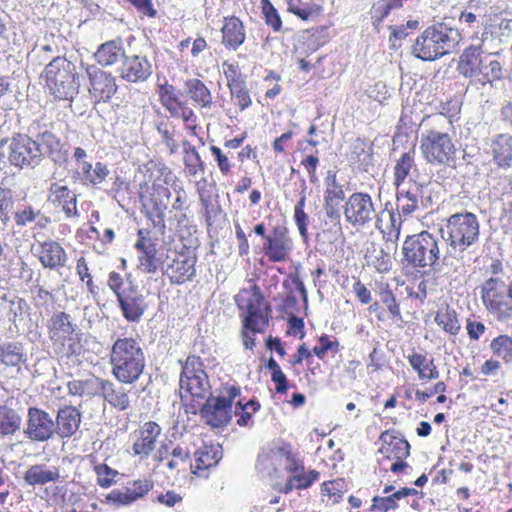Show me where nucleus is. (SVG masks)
Masks as SVG:
<instances>
[{"instance_id":"nucleus-1","label":"nucleus","mask_w":512,"mask_h":512,"mask_svg":"<svg viewBox=\"0 0 512 512\" xmlns=\"http://www.w3.org/2000/svg\"><path fill=\"white\" fill-rule=\"evenodd\" d=\"M452 128V121L443 113L427 115L420 122V149L429 164L450 166L454 163L456 147Z\"/></svg>"},{"instance_id":"nucleus-2","label":"nucleus","mask_w":512,"mask_h":512,"mask_svg":"<svg viewBox=\"0 0 512 512\" xmlns=\"http://www.w3.org/2000/svg\"><path fill=\"white\" fill-rule=\"evenodd\" d=\"M461 39L458 29L445 22L427 27L413 45V54L424 61H433L451 53Z\"/></svg>"},{"instance_id":"nucleus-3","label":"nucleus","mask_w":512,"mask_h":512,"mask_svg":"<svg viewBox=\"0 0 512 512\" xmlns=\"http://www.w3.org/2000/svg\"><path fill=\"white\" fill-rule=\"evenodd\" d=\"M112 374L122 383L137 381L145 367V356L139 342L131 337L118 338L111 348Z\"/></svg>"},{"instance_id":"nucleus-4","label":"nucleus","mask_w":512,"mask_h":512,"mask_svg":"<svg viewBox=\"0 0 512 512\" xmlns=\"http://www.w3.org/2000/svg\"><path fill=\"white\" fill-rule=\"evenodd\" d=\"M440 241L433 234L422 231L418 234L409 235L404 240L402 253L405 260L415 268H430L433 271H440Z\"/></svg>"},{"instance_id":"nucleus-5","label":"nucleus","mask_w":512,"mask_h":512,"mask_svg":"<svg viewBox=\"0 0 512 512\" xmlns=\"http://www.w3.org/2000/svg\"><path fill=\"white\" fill-rule=\"evenodd\" d=\"M441 234L451 250L463 252L478 242L479 221L471 212L453 214L447 219Z\"/></svg>"},{"instance_id":"nucleus-6","label":"nucleus","mask_w":512,"mask_h":512,"mask_svg":"<svg viewBox=\"0 0 512 512\" xmlns=\"http://www.w3.org/2000/svg\"><path fill=\"white\" fill-rule=\"evenodd\" d=\"M46 85L58 99H70L78 91L75 66L63 57H54L45 67Z\"/></svg>"},{"instance_id":"nucleus-7","label":"nucleus","mask_w":512,"mask_h":512,"mask_svg":"<svg viewBox=\"0 0 512 512\" xmlns=\"http://www.w3.org/2000/svg\"><path fill=\"white\" fill-rule=\"evenodd\" d=\"M179 386L182 399L187 396L204 399L211 394V385L200 357L195 355L187 357L180 375Z\"/></svg>"},{"instance_id":"nucleus-8","label":"nucleus","mask_w":512,"mask_h":512,"mask_svg":"<svg viewBox=\"0 0 512 512\" xmlns=\"http://www.w3.org/2000/svg\"><path fill=\"white\" fill-rule=\"evenodd\" d=\"M481 298L486 309L498 320L506 321L512 317V301L506 294V284L500 278L491 277L481 286Z\"/></svg>"},{"instance_id":"nucleus-9","label":"nucleus","mask_w":512,"mask_h":512,"mask_svg":"<svg viewBox=\"0 0 512 512\" xmlns=\"http://www.w3.org/2000/svg\"><path fill=\"white\" fill-rule=\"evenodd\" d=\"M0 148H6L9 162L16 167H35L43 157L42 149L28 136L18 135L10 142L2 141Z\"/></svg>"},{"instance_id":"nucleus-10","label":"nucleus","mask_w":512,"mask_h":512,"mask_svg":"<svg viewBox=\"0 0 512 512\" xmlns=\"http://www.w3.org/2000/svg\"><path fill=\"white\" fill-rule=\"evenodd\" d=\"M247 315L244 318L243 338L244 345L247 349H251L254 345V339L249 332L255 334L260 332L268 325L269 308L264 303V299L258 288H254V292L246 299Z\"/></svg>"},{"instance_id":"nucleus-11","label":"nucleus","mask_w":512,"mask_h":512,"mask_svg":"<svg viewBox=\"0 0 512 512\" xmlns=\"http://www.w3.org/2000/svg\"><path fill=\"white\" fill-rule=\"evenodd\" d=\"M344 216L355 228H363L376 219L377 213L371 196L362 192L350 195L344 205Z\"/></svg>"},{"instance_id":"nucleus-12","label":"nucleus","mask_w":512,"mask_h":512,"mask_svg":"<svg viewBox=\"0 0 512 512\" xmlns=\"http://www.w3.org/2000/svg\"><path fill=\"white\" fill-rule=\"evenodd\" d=\"M56 426L50 414L37 407H29L24 429L26 437L32 441L46 442L53 437Z\"/></svg>"},{"instance_id":"nucleus-13","label":"nucleus","mask_w":512,"mask_h":512,"mask_svg":"<svg viewBox=\"0 0 512 512\" xmlns=\"http://www.w3.org/2000/svg\"><path fill=\"white\" fill-rule=\"evenodd\" d=\"M200 414L206 424L213 428L226 426L232 419V411L226 396L213 397L211 394L200 409Z\"/></svg>"},{"instance_id":"nucleus-14","label":"nucleus","mask_w":512,"mask_h":512,"mask_svg":"<svg viewBox=\"0 0 512 512\" xmlns=\"http://www.w3.org/2000/svg\"><path fill=\"white\" fill-rule=\"evenodd\" d=\"M389 206L390 203H386L385 207L377 213L375 227L387 243L396 245L401 233L402 215Z\"/></svg>"},{"instance_id":"nucleus-15","label":"nucleus","mask_w":512,"mask_h":512,"mask_svg":"<svg viewBox=\"0 0 512 512\" xmlns=\"http://www.w3.org/2000/svg\"><path fill=\"white\" fill-rule=\"evenodd\" d=\"M118 302L123 316L130 322H137L146 309L145 297L131 284L119 294Z\"/></svg>"},{"instance_id":"nucleus-16","label":"nucleus","mask_w":512,"mask_h":512,"mask_svg":"<svg viewBox=\"0 0 512 512\" xmlns=\"http://www.w3.org/2000/svg\"><path fill=\"white\" fill-rule=\"evenodd\" d=\"M152 74V65L145 56H125L120 67L121 77L132 83L142 82Z\"/></svg>"},{"instance_id":"nucleus-17","label":"nucleus","mask_w":512,"mask_h":512,"mask_svg":"<svg viewBox=\"0 0 512 512\" xmlns=\"http://www.w3.org/2000/svg\"><path fill=\"white\" fill-rule=\"evenodd\" d=\"M265 255L274 262L285 261L291 251V239L283 227H275L272 234L266 237Z\"/></svg>"},{"instance_id":"nucleus-18","label":"nucleus","mask_w":512,"mask_h":512,"mask_svg":"<svg viewBox=\"0 0 512 512\" xmlns=\"http://www.w3.org/2000/svg\"><path fill=\"white\" fill-rule=\"evenodd\" d=\"M488 153L497 167L507 170L512 167V136L501 133L493 136L488 144Z\"/></svg>"},{"instance_id":"nucleus-19","label":"nucleus","mask_w":512,"mask_h":512,"mask_svg":"<svg viewBox=\"0 0 512 512\" xmlns=\"http://www.w3.org/2000/svg\"><path fill=\"white\" fill-rule=\"evenodd\" d=\"M76 328V324L72 323L71 316L68 313L56 312L49 320V338L54 344L64 346L65 342L71 339Z\"/></svg>"},{"instance_id":"nucleus-20","label":"nucleus","mask_w":512,"mask_h":512,"mask_svg":"<svg viewBox=\"0 0 512 512\" xmlns=\"http://www.w3.org/2000/svg\"><path fill=\"white\" fill-rule=\"evenodd\" d=\"M161 431V427L156 422H145L138 430L136 440L133 443L134 454L148 457L155 449Z\"/></svg>"},{"instance_id":"nucleus-21","label":"nucleus","mask_w":512,"mask_h":512,"mask_svg":"<svg viewBox=\"0 0 512 512\" xmlns=\"http://www.w3.org/2000/svg\"><path fill=\"white\" fill-rule=\"evenodd\" d=\"M89 75L92 95L103 101L110 100L117 91L115 77L100 69H95Z\"/></svg>"},{"instance_id":"nucleus-22","label":"nucleus","mask_w":512,"mask_h":512,"mask_svg":"<svg viewBox=\"0 0 512 512\" xmlns=\"http://www.w3.org/2000/svg\"><path fill=\"white\" fill-rule=\"evenodd\" d=\"M81 413L74 406H65L58 410L56 416V432L61 438L73 436L79 429Z\"/></svg>"},{"instance_id":"nucleus-23","label":"nucleus","mask_w":512,"mask_h":512,"mask_svg":"<svg viewBox=\"0 0 512 512\" xmlns=\"http://www.w3.org/2000/svg\"><path fill=\"white\" fill-rule=\"evenodd\" d=\"M38 255L40 263L49 269L63 267L67 260L65 250L58 242L53 240L40 243Z\"/></svg>"},{"instance_id":"nucleus-24","label":"nucleus","mask_w":512,"mask_h":512,"mask_svg":"<svg viewBox=\"0 0 512 512\" xmlns=\"http://www.w3.org/2000/svg\"><path fill=\"white\" fill-rule=\"evenodd\" d=\"M49 201L54 206L61 207L67 217L77 215V197L67 186L53 183L50 187Z\"/></svg>"},{"instance_id":"nucleus-25","label":"nucleus","mask_w":512,"mask_h":512,"mask_svg":"<svg viewBox=\"0 0 512 512\" xmlns=\"http://www.w3.org/2000/svg\"><path fill=\"white\" fill-rule=\"evenodd\" d=\"M483 56L484 54L477 47L465 49L459 59V73L466 78H480Z\"/></svg>"},{"instance_id":"nucleus-26","label":"nucleus","mask_w":512,"mask_h":512,"mask_svg":"<svg viewBox=\"0 0 512 512\" xmlns=\"http://www.w3.org/2000/svg\"><path fill=\"white\" fill-rule=\"evenodd\" d=\"M195 261L190 258L175 259L165 270L171 283L181 284L190 280L195 274Z\"/></svg>"},{"instance_id":"nucleus-27","label":"nucleus","mask_w":512,"mask_h":512,"mask_svg":"<svg viewBox=\"0 0 512 512\" xmlns=\"http://www.w3.org/2000/svg\"><path fill=\"white\" fill-rule=\"evenodd\" d=\"M35 144L42 149L43 155L47 153L48 157L55 163L65 161L66 154L62 150L60 140L51 132L45 131L38 135Z\"/></svg>"},{"instance_id":"nucleus-28","label":"nucleus","mask_w":512,"mask_h":512,"mask_svg":"<svg viewBox=\"0 0 512 512\" xmlns=\"http://www.w3.org/2000/svg\"><path fill=\"white\" fill-rule=\"evenodd\" d=\"M59 478L60 474L57 467L48 468L44 464L32 465L24 475L25 482L32 486L56 482Z\"/></svg>"},{"instance_id":"nucleus-29","label":"nucleus","mask_w":512,"mask_h":512,"mask_svg":"<svg viewBox=\"0 0 512 512\" xmlns=\"http://www.w3.org/2000/svg\"><path fill=\"white\" fill-rule=\"evenodd\" d=\"M381 439L385 444L379 449V452L388 459L401 460L409 456L410 445L408 441L402 438L392 437L387 433H383Z\"/></svg>"},{"instance_id":"nucleus-30","label":"nucleus","mask_w":512,"mask_h":512,"mask_svg":"<svg viewBox=\"0 0 512 512\" xmlns=\"http://www.w3.org/2000/svg\"><path fill=\"white\" fill-rule=\"evenodd\" d=\"M125 51L120 41L112 40L103 43L97 49L95 58L97 62L102 66H111L124 60Z\"/></svg>"},{"instance_id":"nucleus-31","label":"nucleus","mask_w":512,"mask_h":512,"mask_svg":"<svg viewBox=\"0 0 512 512\" xmlns=\"http://www.w3.org/2000/svg\"><path fill=\"white\" fill-rule=\"evenodd\" d=\"M100 395L110 405L119 410H126L129 407L130 400L125 389L121 386H116L109 380H102Z\"/></svg>"},{"instance_id":"nucleus-32","label":"nucleus","mask_w":512,"mask_h":512,"mask_svg":"<svg viewBox=\"0 0 512 512\" xmlns=\"http://www.w3.org/2000/svg\"><path fill=\"white\" fill-rule=\"evenodd\" d=\"M223 43L231 48L236 49L245 41V32L242 22L231 17L225 20L222 27Z\"/></svg>"},{"instance_id":"nucleus-33","label":"nucleus","mask_w":512,"mask_h":512,"mask_svg":"<svg viewBox=\"0 0 512 512\" xmlns=\"http://www.w3.org/2000/svg\"><path fill=\"white\" fill-rule=\"evenodd\" d=\"M24 345L20 342L0 343V362L8 367H16L25 362Z\"/></svg>"},{"instance_id":"nucleus-34","label":"nucleus","mask_w":512,"mask_h":512,"mask_svg":"<svg viewBox=\"0 0 512 512\" xmlns=\"http://www.w3.org/2000/svg\"><path fill=\"white\" fill-rule=\"evenodd\" d=\"M182 94L189 96L196 104L202 107H209L212 103V96L209 89L199 79L186 81Z\"/></svg>"},{"instance_id":"nucleus-35","label":"nucleus","mask_w":512,"mask_h":512,"mask_svg":"<svg viewBox=\"0 0 512 512\" xmlns=\"http://www.w3.org/2000/svg\"><path fill=\"white\" fill-rule=\"evenodd\" d=\"M22 418L14 409L0 404V436L15 434L21 427Z\"/></svg>"},{"instance_id":"nucleus-36","label":"nucleus","mask_w":512,"mask_h":512,"mask_svg":"<svg viewBox=\"0 0 512 512\" xmlns=\"http://www.w3.org/2000/svg\"><path fill=\"white\" fill-rule=\"evenodd\" d=\"M102 380L97 377H91L85 380H73L67 384L68 392L77 396H95L100 395Z\"/></svg>"},{"instance_id":"nucleus-37","label":"nucleus","mask_w":512,"mask_h":512,"mask_svg":"<svg viewBox=\"0 0 512 512\" xmlns=\"http://www.w3.org/2000/svg\"><path fill=\"white\" fill-rule=\"evenodd\" d=\"M409 363L417 371L420 379H436L439 372L434 365L433 359H428L425 355L413 353L408 357Z\"/></svg>"},{"instance_id":"nucleus-38","label":"nucleus","mask_w":512,"mask_h":512,"mask_svg":"<svg viewBox=\"0 0 512 512\" xmlns=\"http://www.w3.org/2000/svg\"><path fill=\"white\" fill-rule=\"evenodd\" d=\"M481 70L478 81L483 85L491 83L494 80H500L503 77L501 63L491 54H484Z\"/></svg>"},{"instance_id":"nucleus-39","label":"nucleus","mask_w":512,"mask_h":512,"mask_svg":"<svg viewBox=\"0 0 512 512\" xmlns=\"http://www.w3.org/2000/svg\"><path fill=\"white\" fill-rule=\"evenodd\" d=\"M420 193L421 191L417 187L415 190L398 192L397 212L404 216L413 214L419 208Z\"/></svg>"},{"instance_id":"nucleus-40","label":"nucleus","mask_w":512,"mask_h":512,"mask_svg":"<svg viewBox=\"0 0 512 512\" xmlns=\"http://www.w3.org/2000/svg\"><path fill=\"white\" fill-rule=\"evenodd\" d=\"M402 7L400 0H378L370 9V15L374 28L379 31V26L394 8Z\"/></svg>"},{"instance_id":"nucleus-41","label":"nucleus","mask_w":512,"mask_h":512,"mask_svg":"<svg viewBox=\"0 0 512 512\" xmlns=\"http://www.w3.org/2000/svg\"><path fill=\"white\" fill-rule=\"evenodd\" d=\"M435 322L447 333L451 335L458 334L460 330V323L458 321L457 313L453 309H443L437 312Z\"/></svg>"},{"instance_id":"nucleus-42","label":"nucleus","mask_w":512,"mask_h":512,"mask_svg":"<svg viewBox=\"0 0 512 512\" xmlns=\"http://www.w3.org/2000/svg\"><path fill=\"white\" fill-rule=\"evenodd\" d=\"M138 261V268L148 274L156 273L159 265L162 263V259L157 255L156 246H149L148 250L144 251V254H139Z\"/></svg>"},{"instance_id":"nucleus-43","label":"nucleus","mask_w":512,"mask_h":512,"mask_svg":"<svg viewBox=\"0 0 512 512\" xmlns=\"http://www.w3.org/2000/svg\"><path fill=\"white\" fill-rule=\"evenodd\" d=\"M492 353L505 362H512V338L507 335H500L490 343Z\"/></svg>"},{"instance_id":"nucleus-44","label":"nucleus","mask_w":512,"mask_h":512,"mask_svg":"<svg viewBox=\"0 0 512 512\" xmlns=\"http://www.w3.org/2000/svg\"><path fill=\"white\" fill-rule=\"evenodd\" d=\"M160 97L163 106L166 107L171 115L179 116V108L182 107V102L179 101L175 88L172 85L162 86Z\"/></svg>"},{"instance_id":"nucleus-45","label":"nucleus","mask_w":512,"mask_h":512,"mask_svg":"<svg viewBox=\"0 0 512 512\" xmlns=\"http://www.w3.org/2000/svg\"><path fill=\"white\" fill-rule=\"evenodd\" d=\"M15 197L11 189L0 186V221L7 225L14 211Z\"/></svg>"},{"instance_id":"nucleus-46","label":"nucleus","mask_w":512,"mask_h":512,"mask_svg":"<svg viewBox=\"0 0 512 512\" xmlns=\"http://www.w3.org/2000/svg\"><path fill=\"white\" fill-rule=\"evenodd\" d=\"M185 148L184 163L189 175L195 176L198 170H204V163L194 146L188 142L184 143Z\"/></svg>"},{"instance_id":"nucleus-47","label":"nucleus","mask_w":512,"mask_h":512,"mask_svg":"<svg viewBox=\"0 0 512 512\" xmlns=\"http://www.w3.org/2000/svg\"><path fill=\"white\" fill-rule=\"evenodd\" d=\"M229 88L231 95L235 101V104L239 106L241 111L245 110L251 105L252 100L250 98L248 90L246 89L244 81L231 84Z\"/></svg>"},{"instance_id":"nucleus-48","label":"nucleus","mask_w":512,"mask_h":512,"mask_svg":"<svg viewBox=\"0 0 512 512\" xmlns=\"http://www.w3.org/2000/svg\"><path fill=\"white\" fill-rule=\"evenodd\" d=\"M262 13L265 17L266 24L271 26L274 31H280L282 21L278 11L269 0H262Z\"/></svg>"},{"instance_id":"nucleus-49","label":"nucleus","mask_w":512,"mask_h":512,"mask_svg":"<svg viewBox=\"0 0 512 512\" xmlns=\"http://www.w3.org/2000/svg\"><path fill=\"white\" fill-rule=\"evenodd\" d=\"M413 159L409 153H404L394 168L395 184L399 186L409 174Z\"/></svg>"},{"instance_id":"nucleus-50","label":"nucleus","mask_w":512,"mask_h":512,"mask_svg":"<svg viewBox=\"0 0 512 512\" xmlns=\"http://www.w3.org/2000/svg\"><path fill=\"white\" fill-rule=\"evenodd\" d=\"M222 451L219 448L206 447L198 453V462L204 467L216 465L221 458Z\"/></svg>"},{"instance_id":"nucleus-51","label":"nucleus","mask_w":512,"mask_h":512,"mask_svg":"<svg viewBox=\"0 0 512 512\" xmlns=\"http://www.w3.org/2000/svg\"><path fill=\"white\" fill-rule=\"evenodd\" d=\"M40 210L34 209L32 206H25L23 210L17 211L14 220L17 226H26L38 219Z\"/></svg>"},{"instance_id":"nucleus-52","label":"nucleus","mask_w":512,"mask_h":512,"mask_svg":"<svg viewBox=\"0 0 512 512\" xmlns=\"http://www.w3.org/2000/svg\"><path fill=\"white\" fill-rule=\"evenodd\" d=\"M319 473L315 470L310 471L308 474L305 473L304 469L299 472H295L290 477L294 483L296 489H306L308 488L315 480H317Z\"/></svg>"},{"instance_id":"nucleus-53","label":"nucleus","mask_w":512,"mask_h":512,"mask_svg":"<svg viewBox=\"0 0 512 512\" xmlns=\"http://www.w3.org/2000/svg\"><path fill=\"white\" fill-rule=\"evenodd\" d=\"M381 302L387 307L389 314L392 317H400V308L396 302V298L390 289L381 290L379 293Z\"/></svg>"},{"instance_id":"nucleus-54","label":"nucleus","mask_w":512,"mask_h":512,"mask_svg":"<svg viewBox=\"0 0 512 512\" xmlns=\"http://www.w3.org/2000/svg\"><path fill=\"white\" fill-rule=\"evenodd\" d=\"M344 199L345 193L342 185L326 188L324 202L327 206H339Z\"/></svg>"},{"instance_id":"nucleus-55","label":"nucleus","mask_w":512,"mask_h":512,"mask_svg":"<svg viewBox=\"0 0 512 512\" xmlns=\"http://www.w3.org/2000/svg\"><path fill=\"white\" fill-rule=\"evenodd\" d=\"M97 483L103 487L108 488L114 483V477L117 471L111 469L107 465H99L96 467Z\"/></svg>"},{"instance_id":"nucleus-56","label":"nucleus","mask_w":512,"mask_h":512,"mask_svg":"<svg viewBox=\"0 0 512 512\" xmlns=\"http://www.w3.org/2000/svg\"><path fill=\"white\" fill-rule=\"evenodd\" d=\"M372 502L371 510H378L381 512L395 510L398 507L396 499L393 498V494L387 497L374 496Z\"/></svg>"},{"instance_id":"nucleus-57","label":"nucleus","mask_w":512,"mask_h":512,"mask_svg":"<svg viewBox=\"0 0 512 512\" xmlns=\"http://www.w3.org/2000/svg\"><path fill=\"white\" fill-rule=\"evenodd\" d=\"M109 170L107 166L101 162H97L93 167L90 176L87 178L86 182L91 185H98L102 183L105 178L108 176Z\"/></svg>"},{"instance_id":"nucleus-58","label":"nucleus","mask_w":512,"mask_h":512,"mask_svg":"<svg viewBox=\"0 0 512 512\" xmlns=\"http://www.w3.org/2000/svg\"><path fill=\"white\" fill-rule=\"evenodd\" d=\"M165 209V205L161 206L159 203L155 202L152 209L148 212V217L152 221L153 225L162 230L165 229Z\"/></svg>"},{"instance_id":"nucleus-59","label":"nucleus","mask_w":512,"mask_h":512,"mask_svg":"<svg viewBox=\"0 0 512 512\" xmlns=\"http://www.w3.org/2000/svg\"><path fill=\"white\" fill-rule=\"evenodd\" d=\"M280 454L285 457V469L293 474L295 472H299L303 470V464L288 450L281 448L279 450Z\"/></svg>"},{"instance_id":"nucleus-60","label":"nucleus","mask_w":512,"mask_h":512,"mask_svg":"<svg viewBox=\"0 0 512 512\" xmlns=\"http://www.w3.org/2000/svg\"><path fill=\"white\" fill-rule=\"evenodd\" d=\"M319 344V346H315L313 348V352L320 359H323L329 350H332L334 347L338 346V342L331 341L327 335L320 337Z\"/></svg>"},{"instance_id":"nucleus-61","label":"nucleus","mask_w":512,"mask_h":512,"mask_svg":"<svg viewBox=\"0 0 512 512\" xmlns=\"http://www.w3.org/2000/svg\"><path fill=\"white\" fill-rule=\"evenodd\" d=\"M210 151L215 157L220 171L227 174L230 171L231 165L226 155L223 154L221 149L217 146H211Z\"/></svg>"},{"instance_id":"nucleus-62","label":"nucleus","mask_w":512,"mask_h":512,"mask_svg":"<svg viewBox=\"0 0 512 512\" xmlns=\"http://www.w3.org/2000/svg\"><path fill=\"white\" fill-rule=\"evenodd\" d=\"M128 492L131 493L133 501L142 498L150 490V484L144 480H139L133 483L132 487H127Z\"/></svg>"},{"instance_id":"nucleus-63","label":"nucleus","mask_w":512,"mask_h":512,"mask_svg":"<svg viewBox=\"0 0 512 512\" xmlns=\"http://www.w3.org/2000/svg\"><path fill=\"white\" fill-rule=\"evenodd\" d=\"M224 74L226 76L228 86L243 81L240 78V72L238 71V65L233 63L225 62L223 64Z\"/></svg>"},{"instance_id":"nucleus-64","label":"nucleus","mask_w":512,"mask_h":512,"mask_svg":"<svg viewBox=\"0 0 512 512\" xmlns=\"http://www.w3.org/2000/svg\"><path fill=\"white\" fill-rule=\"evenodd\" d=\"M107 500L113 501L120 505H129L134 502L133 498L131 497V493L128 492V488H126L124 492L117 490L111 491L107 496Z\"/></svg>"}]
</instances>
